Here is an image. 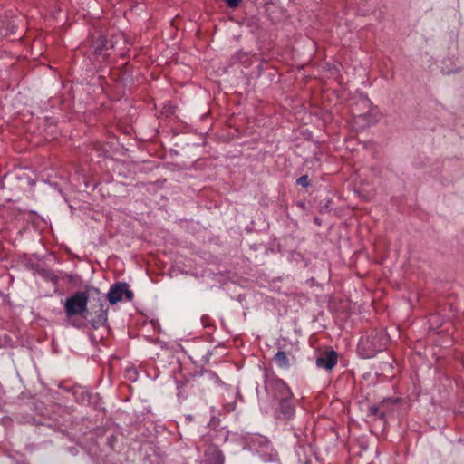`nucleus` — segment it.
Here are the masks:
<instances>
[{
  "mask_svg": "<svg viewBox=\"0 0 464 464\" xmlns=\"http://www.w3.org/2000/svg\"><path fill=\"white\" fill-rule=\"evenodd\" d=\"M369 411H370V414L371 415H377L378 412H379V408L377 406H372L370 409H369Z\"/></svg>",
  "mask_w": 464,
  "mask_h": 464,
  "instance_id": "nucleus-17",
  "label": "nucleus"
},
{
  "mask_svg": "<svg viewBox=\"0 0 464 464\" xmlns=\"http://www.w3.org/2000/svg\"><path fill=\"white\" fill-rule=\"evenodd\" d=\"M295 454L300 464H310V459L306 455V449L304 446H297L295 449Z\"/></svg>",
  "mask_w": 464,
  "mask_h": 464,
  "instance_id": "nucleus-13",
  "label": "nucleus"
},
{
  "mask_svg": "<svg viewBox=\"0 0 464 464\" xmlns=\"http://www.w3.org/2000/svg\"><path fill=\"white\" fill-rule=\"evenodd\" d=\"M338 361L337 353L334 350L327 351L316 358V366L327 371L332 370Z\"/></svg>",
  "mask_w": 464,
  "mask_h": 464,
  "instance_id": "nucleus-5",
  "label": "nucleus"
},
{
  "mask_svg": "<svg viewBox=\"0 0 464 464\" xmlns=\"http://www.w3.org/2000/svg\"><path fill=\"white\" fill-rule=\"evenodd\" d=\"M367 342L371 343V345L373 348V352H379L385 348L386 345V337L383 335L382 332H374L367 338ZM374 353H369L368 356L371 357Z\"/></svg>",
  "mask_w": 464,
  "mask_h": 464,
  "instance_id": "nucleus-8",
  "label": "nucleus"
},
{
  "mask_svg": "<svg viewBox=\"0 0 464 464\" xmlns=\"http://www.w3.org/2000/svg\"><path fill=\"white\" fill-rule=\"evenodd\" d=\"M133 298L134 294L125 282H117L111 285L107 293V299L111 304H115L123 300L130 302Z\"/></svg>",
  "mask_w": 464,
  "mask_h": 464,
  "instance_id": "nucleus-3",
  "label": "nucleus"
},
{
  "mask_svg": "<svg viewBox=\"0 0 464 464\" xmlns=\"http://www.w3.org/2000/svg\"><path fill=\"white\" fill-rule=\"evenodd\" d=\"M252 447L256 451V449H263L267 448L270 444V441L267 440V438L263 436H257L252 439Z\"/></svg>",
  "mask_w": 464,
  "mask_h": 464,
  "instance_id": "nucleus-12",
  "label": "nucleus"
},
{
  "mask_svg": "<svg viewBox=\"0 0 464 464\" xmlns=\"http://www.w3.org/2000/svg\"><path fill=\"white\" fill-rule=\"evenodd\" d=\"M276 412L279 417L285 420H290L295 413V405L294 402V396L290 398H283L278 401V408Z\"/></svg>",
  "mask_w": 464,
  "mask_h": 464,
  "instance_id": "nucleus-6",
  "label": "nucleus"
},
{
  "mask_svg": "<svg viewBox=\"0 0 464 464\" xmlns=\"http://www.w3.org/2000/svg\"><path fill=\"white\" fill-rule=\"evenodd\" d=\"M265 389L267 395L276 401L293 397V393L287 384L276 377L267 376L265 381Z\"/></svg>",
  "mask_w": 464,
  "mask_h": 464,
  "instance_id": "nucleus-2",
  "label": "nucleus"
},
{
  "mask_svg": "<svg viewBox=\"0 0 464 464\" xmlns=\"http://www.w3.org/2000/svg\"><path fill=\"white\" fill-rule=\"evenodd\" d=\"M274 360L276 363L281 368H288L290 366L289 359L286 353L283 351H278L276 353Z\"/></svg>",
  "mask_w": 464,
  "mask_h": 464,
  "instance_id": "nucleus-10",
  "label": "nucleus"
},
{
  "mask_svg": "<svg viewBox=\"0 0 464 464\" xmlns=\"http://www.w3.org/2000/svg\"><path fill=\"white\" fill-rule=\"evenodd\" d=\"M207 464H224L225 456L218 447L210 445L205 452Z\"/></svg>",
  "mask_w": 464,
  "mask_h": 464,
  "instance_id": "nucleus-7",
  "label": "nucleus"
},
{
  "mask_svg": "<svg viewBox=\"0 0 464 464\" xmlns=\"http://www.w3.org/2000/svg\"><path fill=\"white\" fill-rule=\"evenodd\" d=\"M98 303V309L93 311L95 317L91 320L94 328L105 325L108 321V305L106 301L99 296Z\"/></svg>",
  "mask_w": 464,
  "mask_h": 464,
  "instance_id": "nucleus-4",
  "label": "nucleus"
},
{
  "mask_svg": "<svg viewBox=\"0 0 464 464\" xmlns=\"http://www.w3.org/2000/svg\"><path fill=\"white\" fill-rule=\"evenodd\" d=\"M71 324L74 327H77V328H80L81 325L79 324H77L74 320H72L71 321Z\"/></svg>",
  "mask_w": 464,
  "mask_h": 464,
  "instance_id": "nucleus-19",
  "label": "nucleus"
},
{
  "mask_svg": "<svg viewBox=\"0 0 464 464\" xmlns=\"http://www.w3.org/2000/svg\"><path fill=\"white\" fill-rule=\"evenodd\" d=\"M207 373H208V375L209 377H211V378L215 379V381H217V382H219V381H220V380H219V378H218V376L215 372H207Z\"/></svg>",
  "mask_w": 464,
  "mask_h": 464,
  "instance_id": "nucleus-18",
  "label": "nucleus"
},
{
  "mask_svg": "<svg viewBox=\"0 0 464 464\" xmlns=\"http://www.w3.org/2000/svg\"><path fill=\"white\" fill-rule=\"evenodd\" d=\"M227 5L230 8H236L239 5V4L242 2V0H225Z\"/></svg>",
  "mask_w": 464,
  "mask_h": 464,
  "instance_id": "nucleus-16",
  "label": "nucleus"
},
{
  "mask_svg": "<svg viewBox=\"0 0 464 464\" xmlns=\"http://www.w3.org/2000/svg\"><path fill=\"white\" fill-rule=\"evenodd\" d=\"M110 44V47L113 48V44L110 43L104 36H102L99 38V41L97 43V45L95 47V53L96 54H102L103 51L108 50V44Z\"/></svg>",
  "mask_w": 464,
  "mask_h": 464,
  "instance_id": "nucleus-11",
  "label": "nucleus"
},
{
  "mask_svg": "<svg viewBox=\"0 0 464 464\" xmlns=\"http://www.w3.org/2000/svg\"><path fill=\"white\" fill-rule=\"evenodd\" d=\"M296 183L304 188H307L310 183L307 175H303L297 179Z\"/></svg>",
  "mask_w": 464,
  "mask_h": 464,
  "instance_id": "nucleus-15",
  "label": "nucleus"
},
{
  "mask_svg": "<svg viewBox=\"0 0 464 464\" xmlns=\"http://www.w3.org/2000/svg\"><path fill=\"white\" fill-rule=\"evenodd\" d=\"M92 398H93V395L92 393H90L88 391H85V392L82 391L81 392V397H78L77 400H78V401H80L82 404L89 405L92 403Z\"/></svg>",
  "mask_w": 464,
  "mask_h": 464,
  "instance_id": "nucleus-14",
  "label": "nucleus"
},
{
  "mask_svg": "<svg viewBox=\"0 0 464 464\" xmlns=\"http://www.w3.org/2000/svg\"><path fill=\"white\" fill-rule=\"evenodd\" d=\"M256 452L265 462H273L277 460V452L269 444L267 448L256 449Z\"/></svg>",
  "mask_w": 464,
  "mask_h": 464,
  "instance_id": "nucleus-9",
  "label": "nucleus"
},
{
  "mask_svg": "<svg viewBox=\"0 0 464 464\" xmlns=\"http://www.w3.org/2000/svg\"><path fill=\"white\" fill-rule=\"evenodd\" d=\"M380 418L383 419V418H384V413H382V414L380 415Z\"/></svg>",
  "mask_w": 464,
  "mask_h": 464,
  "instance_id": "nucleus-20",
  "label": "nucleus"
},
{
  "mask_svg": "<svg viewBox=\"0 0 464 464\" xmlns=\"http://www.w3.org/2000/svg\"><path fill=\"white\" fill-rule=\"evenodd\" d=\"M92 292L98 295H101L99 289L87 287L84 291H76L65 299L63 308L68 319H72L74 316L87 318L88 301Z\"/></svg>",
  "mask_w": 464,
  "mask_h": 464,
  "instance_id": "nucleus-1",
  "label": "nucleus"
},
{
  "mask_svg": "<svg viewBox=\"0 0 464 464\" xmlns=\"http://www.w3.org/2000/svg\"><path fill=\"white\" fill-rule=\"evenodd\" d=\"M1 188H3V184H2V183H0V189H1Z\"/></svg>",
  "mask_w": 464,
  "mask_h": 464,
  "instance_id": "nucleus-21",
  "label": "nucleus"
}]
</instances>
